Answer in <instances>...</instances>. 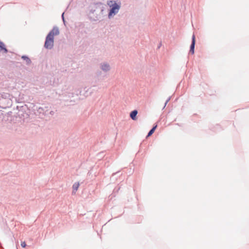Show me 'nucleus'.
Segmentation results:
<instances>
[{
	"label": "nucleus",
	"instance_id": "3",
	"mask_svg": "<svg viewBox=\"0 0 249 249\" xmlns=\"http://www.w3.org/2000/svg\"><path fill=\"white\" fill-rule=\"evenodd\" d=\"M196 43L195 36L193 35L192 36V42L190 46V52L193 54L195 53V46Z\"/></svg>",
	"mask_w": 249,
	"mask_h": 249
},
{
	"label": "nucleus",
	"instance_id": "5",
	"mask_svg": "<svg viewBox=\"0 0 249 249\" xmlns=\"http://www.w3.org/2000/svg\"><path fill=\"white\" fill-rule=\"evenodd\" d=\"M3 50L5 53L7 52V49L5 48V45L3 42L0 40V51Z\"/></svg>",
	"mask_w": 249,
	"mask_h": 249
},
{
	"label": "nucleus",
	"instance_id": "8",
	"mask_svg": "<svg viewBox=\"0 0 249 249\" xmlns=\"http://www.w3.org/2000/svg\"><path fill=\"white\" fill-rule=\"evenodd\" d=\"M157 125H156L155 126H154L152 128V129H151L150 130V131L149 132V133H148V135L147 136V137L150 136L155 131L156 128H157Z\"/></svg>",
	"mask_w": 249,
	"mask_h": 249
},
{
	"label": "nucleus",
	"instance_id": "2",
	"mask_svg": "<svg viewBox=\"0 0 249 249\" xmlns=\"http://www.w3.org/2000/svg\"><path fill=\"white\" fill-rule=\"evenodd\" d=\"M107 4L111 8L108 13V17L110 18L118 12L121 7V3H118L114 0H109L107 1Z\"/></svg>",
	"mask_w": 249,
	"mask_h": 249
},
{
	"label": "nucleus",
	"instance_id": "7",
	"mask_svg": "<svg viewBox=\"0 0 249 249\" xmlns=\"http://www.w3.org/2000/svg\"><path fill=\"white\" fill-rule=\"evenodd\" d=\"M79 187V183L78 182L75 183L72 186L73 191L76 192Z\"/></svg>",
	"mask_w": 249,
	"mask_h": 249
},
{
	"label": "nucleus",
	"instance_id": "4",
	"mask_svg": "<svg viewBox=\"0 0 249 249\" xmlns=\"http://www.w3.org/2000/svg\"><path fill=\"white\" fill-rule=\"evenodd\" d=\"M137 114H138L137 110H134L130 113V116L133 120H136L137 119L136 116H137Z\"/></svg>",
	"mask_w": 249,
	"mask_h": 249
},
{
	"label": "nucleus",
	"instance_id": "1",
	"mask_svg": "<svg viewBox=\"0 0 249 249\" xmlns=\"http://www.w3.org/2000/svg\"><path fill=\"white\" fill-rule=\"evenodd\" d=\"M59 34V30L57 28L54 27L49 33L46 38L44 47L46 49H51L53 46L54 36H57Z\"/></svg>",
	"mask_w": 249,
	"mask_h": 249
},
{
	"label": "nucleus",
	"instance_id": "6",
	"mask_svg": "<svg viewBox=\"0 0 249 249\" xmlns=\"http://www.w3.org/2000/svg\"><path fill=\"white\" fill-rule=\"evenodd\" d=\"M102 69L105 71H107L109 70V66L107 64H104L102 65Z\"/></svg>",
	"mask_w": 249,
	"mask_h": 249
},
{
	"label": "nucleus",
	"instance_id": "9",
	"mask_svg": "<svg viewBox=\"0 0 249 249\" xmlns=\"http://www.w3.org/2000/svg\"><path fill=\"white\" fill-rule=\"evenodd\" d=\"M21 246L22 248H25L26 246V244L25 243V242H21Z\"/></svg>",
	"mask_w": 249,
	"mask_h": 249
},
{
	"label": "nucleus",
	"instance_id": "10",
	"mask_svg": "<svg viewBox=\"0 0 249 249\" xmlns=\"http://www.w3.org/2000/svg\"><path fill=\"white\" fill-rule=\"evenodd\" d=\"M22 57L23 58H24V59L28 58H27V57H26V56H22Z\"/></svg>",
	"mask_w": 249,
	"mask_h": 249
}]
</instances>
